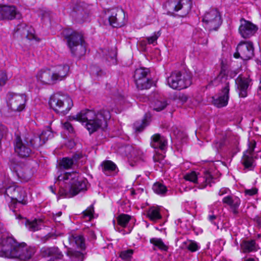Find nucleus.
<instances>
[{"mask_svg": "<svg viewBox=\"0 0 261 261\" xmlns=\"http://www.w3.org/2000/svg\"><path fill=\"white\" fill-rule=\"evenodd\" d=\"M110 118V113L108 110H101L96 112L93 110L86 109L76 115L70 116L68 119L85 123L89 133L92 134L100 128L106 127L107 121Z\"/></svg>", "mask_w": 261, "mask_h": 261, "instance_id": "nucleus-1", "label": "nucleus"}, {"mask_svg": "<svg viewBox=\"0 0 261 261\" xmlns=\"http://www.w3.org/2000/svg\"><path fill=\"white\" fill-rule=\"evenodd\" d=\"M36 252L35 247L24 243H19L12 238H4L0 242V256L18 258L27 261L31 258Z\"/></svg>", "mask_w": 261, "mask_h": 261, "instance_id": "nucleus-2", "label": "nucleus"}, {"mask_svg": "<svg viewBox=\"0 0 261 261\" xmlns=\"http://www.w3.org/2000/svg\"><path fill=\"white\" fill-rule=\"evenodd\" d=\"M60 182L63 181L67 185L64 188H60L59 193L62 196L71 197L80 192L86 189V181L79 178V174L76 172H66L63 175L58 176L57 180Z\"/></svg>", "mask_w": 261, "mask_h": 261, "instance_id": "nucleus-3", "label": "nucleus"}, {"mask_svg": "<svg viewBox=\"0 0 261 261\" xmlns=\"http://www.w3.org/2000/svg\"><path fill=\"white\" fill-rule=\"evenodd\" d=\"M63 34L73 56L80 57L85 54L86 45L82 33L68 29L64 31Z\"/></svg>", "mask_w": 261, "mask_h": 261, "instance_id": "nucleus-4", "label": "nucleus"}, {"mask_svg": "<svg viewBox=\"0 0 261 261\" xmlns=\"http://www.w3.org/2000/svg\"><path fill=\"white\" fill-rule=\"evenodd\" d=\"M49 104L56 113L63 116L67 114L73 106L71 98L67 95L60 93L50 97Z\"/></svg>", "mask_w": 261, "mask_h": 261, "instance_id": "nucleus-5", "label": "nucleus"}, {"mask_svg": "<svg viewBox=\"0 0 261 261\" xmlns=\"http://www.w3.org/2000/svg\"><path fill=\"white\" fill-rule=\"evenodd\" d=\"M168 85L172 89L180 90L190 86L192 83L190 73L187 71H175L167 79Z\"/></svg>", "mask_w": 261, "mask_h": 261, "instance_id": "nucleus-6", "label": "nucleus"}, {"mask_svg": "<svg viewBox=\"0 0 261 261\" xmlns=\"http://www.w3.org/2000/svg\"><path fill=\"white\" fill-rule=\"evenodd\" d=\"M202 22L205 29L210 31L216 30L222 23L221 16L217 9H210L202 17Z\"/></svg>", "mask_w": 261, "mask_h": 261, "instance_id": "nucleus-7", "label": "nucleus"}, {"mask_svg": "<svg viewBox=\"0 0 261 261\" xmlns=\"http://www.w3.org/2000/svg\"><path fill=\"white\" fill-rule=\"evenodd\" d=\"M108 23L113 28H120L125 24V13L122 9L112 8L105 11Z\"/></svg>", "mask_w": 261, "mask_h": 261, "instance_id": "nucleus-8", "label": "nucleus"}, {"mask_svg": "<svg viewBox=\"0 0 261 261\" xmlns=\"http://www.w3.org/2000/svg\"><path fill=\"white\" fill-rule=\"evenodd\" d=\"M6 101L8 106L14 111H21L24 108L27 96L24 94L9 92L7 94Z\"/></svg>", "mask_w": 261, "mask_h": 261, "instance_id": "nucleus-9", "label": "nucleus"}, {"mask_svg": "<svg viewBox=\"0 0 261 261\" xmlns=\"http://www.w3.org/2000/svg\"><path fill=\"white\" fill-rule=\"evenodd\" d=\"M14 146L15 153L20 158H28L32 153L31 146L24 136L16 135Z\"/></svg>", "mask_w": 261, "mask_h": 261, "instance_id": "nucleus-10", "label": "nucleus"}, {"mask_svg": "<svg viewBox=\"0 0 261 261\" xmlns=\"http://www.w3.org/2000/svg\"><path fill=\"white\" fill-rule=\"evenodd\" d=\"M254 55L253 43L250 41H241L238 45L237 51L234 54L236 58H240L247 60L251 59Z\"/></svg>", "mask_w": 261, "mask_h": 261, "instance_id": "nucleus-11", "label": "nucleus"}, {"mask_svg": "<svg viewBox=\"0 0 261 261\" xmlns=\"http://www.w3.org/2000/svg\"><path fill=\"white\" fill-rule=\"evenodd\" d=\"M28 203V197L25 191L21 187H18L15 192L13 194L11 201L9 203L10 208L15 212L17 208H19V205H26Z\"/></svg>", "mask_w": 261, "mask_h": 261, "instance_id": "nucleus-12", "label": "nucleus"}, {"mask_svg": "<svg viewBox=\"0 0 261 261\" xmlns=\"http://www.w3.org/2000/svg\"><path fill=\"white\" fill-rule=\"evenodd\" d=\"M184 178L194 183L200 184L199 187L201 189L205 188L207 185L211 186V182L213 180L211 174L207 171L204 172L203 176H198L195 171H192L187 173L184 176Z\"/></svg>", "mask_w": 261, "mask_h": 261, "instance_id": "nucleus-13", "label": "nucleus"}, {"mask_svg": "<svg viewBox=\"0 0 261 261\" xmlns=\"http://www.w3.org/2000/svg\"><path fill=\"white\" fill-rule=\"evenodd\" d=\"M167 7L170 10L182 11V15H187L191 10L192 7L191 0H170L167 4Z\"/></svg>", "mask_w": 261, "mask_h": 261, "instance_id": "nucleus-14", "label": "nucleus"}, {"mask_svg": "<svg viewBox=\"0 0 261 261\" xmlns=\"http://www.w3.org/2000/svg\"><path fill=\"white\" fill-rule=\"evenodd\" d=\"M258 30L257 27L244 18L240 20L239 32L242 37L246 39L253 36Z\"/></svg>", "mask_w": 261, "mask_h": 261, "instance_id": "nucleus-15", "label": "nucleus"}, {"mask_svg": "<svg viewBox=\"0 0 261 261\" xmlns=\"http://www.w3.org/2000/svg\"><path fill=\"white\" fill-rule=\"evenodd\" d=\"M21 14L14 6H0V19H20Z\"/></svg>", "mask_w": 261, "mask_h": 261, "instance_id": "nucleus-16", "label": "nucleus"}, {"mask_svg": "<svg viewBox=\"0 0 261 261\" xmlns=\"http://www.w3.org/2000/svg\"><path fill=\"white\" fill-rule=\"evenodd\" d=\"M72 247H77L82 249L86 248L85 239L82 235L77 234H70L68 239L64 241V244L65 247L68 248L67 244Z\"/></svg>", "mask_w": 261, "mask_h": 261, "instance_id": "nucleus-17", "label": "nucleus"}, {"mask_svg": "<svg viewBox=\"0 0 261 261\" xmlns=\"http://www.w3.org/2000/svg\"><path fill=\"white\" fill-rule=\"evenodd\" d=\"M251 80L249 77L239 75L236 80V83L239 91V95L241 97L247 96V91L250 85Z\"/></svg>", "mask_w": 261, "mask_h": 261, "instance_id": "nucleus-18", "label": "nucleus"}, {"mask_svg": "<svg viewBox=\"0 0 261 261\" xmlns=\"http://www.w3.org/2000/svg\"><path fill=\"white\" fill-rule=\"evenodd\" d=\"M55 83L63 80L69 72V66L67 64L59 65L55 67L51 71Z\"/></svg>", "mask_w": 261, "mask_h": 261, "instance_id": "nucleus-19", "label": "nucleus"}, {"mask_svg": "<svg viewBox=\"0 0 261 261\" xmlns=\"http://www.w3.org/2000/svg\"><path fill=\"white\" fill-rule=\"evenodd\" d=\"M227 85L222 89L220 95L216 98H214L213 103L215 106L218 108H221L226 106L228 103L229 99V88Z\"/></svg>", "mask_w": 261, "mask_h": 261, "instance_id": "nucleus-20", "label": "nucleus"}, {"mask_svg": "<svg viewBox=\"0 0 261 261\" xmlns=\"http://www.w3.org/2000/svg\"><path fill=\"white\" fill-rule=\"evenodd\" d=\"M37 79L43 84H54L55 83L51 70L45 69L40 70L36 75Z\"/></svg>", "mask_w": 261, "mask_h": 261, "instance_id": "nucleus-21", "label": "nucleus"}, {"mask_svg": "<svg viewBox=\"0 0 261 261\" xmlns=\"http://www.w3.org/2000/svg\"><path fill=\"white\" fill-rule=\"evenodd\" d=\"M15 171L18 177L22 181H28L32 175L30 169L24 165H16L15 167Z\"/></svg>", "mask_w": 261, "mask_h": 261, "instance_id": "nucleus-22", "label": "nucleus"}, {"mask_svg": "<svg viewBox=\"0 0 261 261\" xmlns=\"http://www.w3.org/2000/svg\"><path fill=\"white\" fill-rule=\"evenodd\" d=\"M222 202L230 207L234 215L238 213V208L241 203V200L239 197L236 196H227L223 198Z\"/></svg>", "mask_w": 261, "mask_h": 261, "instance_id": "nucleus-23", "label": "nucleus"}, {"mask_svg": "<svg viewBox=\"0 0 261 261\" xmlns=\"http://www.w3.org/2000/svg\"><path fill=\"white\" fill-rule=\"evenodd\" d=\"M167 144L165 138L159 134H156L151 137L150 143L151 147L156 149L164 150Z\"/></svg>", "mask_w": 261, "mask_h": 261, "instance_id": "nucleus-24", "label": "nucleus"}, {"mask_svg": "<svg viewBox=\"0 0 261 261\" xmlns=\"http://www.w3.org/2000/svg\"><path fill=\"white\" fill-rule=\"evenodd\" d=\"M21 223L29 231L32 232L40 230L42 226V220L41 219L30 220L27 218H22Z\"/></svg>", "mask_w": 261, "mask_h": 261, "instance_id": "nucleus-25", "label": "nucleus"}, {"mask_svg": "<svg viewBox=\"0 0 261 261\" xmlns=\"http://www.w3.org/2000/svg\"><path fill=\"white\" fill-rule=\"evenodd\" d=\"M241 249L243 253H249L256 251L257 250V245L255 240H243L241 243Z\"/></svg>", "mask_w": 261, "mask_h": 261, "instance_id": "nucleus-26", "label": "nucleus"}, {"mask_svg": "<svg viewBox=\"0 0 261 261\" xmlns=\"http://www.w3.org/2000/svg\"><path fill=\"white\" fill-rule=\"evenodd\" d=\"M25 137L28 140V142L31 147L34 148H38L42 146L45 143L43 139L41 138L40 134L33 136H30V135H28V136H25Z\"/></svg>", "mask_w": 261, "mask_h": 261, "instance_id": "nucleus-27", "label": "nucleus"}, {"mask_svg": "<svg viewBox=\"0 0 261 261\" xmlns=\"http://www.w3.org/2000/svg\"><path fill=\"white\" fill-rule=\"evenodd\" d=\"M227 77L228 76L225 73V71L222 69L217 76L211 81L210 84L216 86L220 83H224L225 86L227 85L226 84L228 83V86H229V83L227 82Z\"/></svg>", "mask_w": 261, "mask_h": 261, "instance_id": "nucleus-28", "label": "nucleus"}, {"mask_svg": "<svg viewBox=\"0 0 261 261\" xmlns=\"http://www.w3.org/2000/svg\"><path fill=\"white\" fill-rule=\"evenodd\" d=\"M81 156L79 154H75L72 156L71 158H64L60 163V166L65 169L71 168L74 164V162L80 159Z\"/></svg>", "mask_w": 261, "mask_h": 261, "instance_id": "nucleus-29", "label": "nucleus"}, {"mask_svg": "<svg viewBox=\"0 0 261 261\" xmlns=\"http://www.w3.org/2000/svg\"><path fill=\"white\" fill-rule=\"evenodd\" d=\"M147 217L152 221L156 222L162 218L159 208L158 207H150L147 212Z\"/></svg>", "mask_w": 261, "mask_h": 261, "instance_id": "nucleus-30", "label": "nucleus"}, {"mask_svg": "<svg viewBox=\"0 0 261 261\" xmlns=\"http://www.w3.org/2000/svg\"><path fill=\"white\" fill-rule=\"evenodd\" d=\"M102 171L106 175H109L110 174L114 171L116 169V165L111 161H106L101 164Z\"/></svg>", "mask_w": 261, "mask_h": 261, "instance_id": "nucleus-31", "label": "nucleus"}, {"mask_svg": "<svg viewBox=\"0 0 261 261\" xmlns=\"http://www.w3.org/2000/svg\"><path fill=\"white\" fill-rule=\"evenodd\" d=\"M150 70L148 68L141 67L136 69L134 75V80H137L138 83L140 84V79L144 77H148L147 75L149 73Z\"/></svg>", "mask_w": 261, "mask_h": 261, "instance_id": "nucleus-32", "label": "nucleus"}, {"mask_svg": "<svg viewBox=\"0 0 261 261\" xmlns=\"http://www.w3.org/2000/svg\"><path fill=\"white\" fill-rule=\"evenodd\" d=\"M254 159L252 154L248 153V152H245L242 157L241 162L245 168L251 169Z\"/></svg>", "mask_w": 261, "mask_h": 261, "instance_id": "nucleus-33", "label": "nucleus"}, {"mask_svg": "<svg viewBox=\"0 0 261 261\" xmlns=\"http://www.w3.org/2000/svg\"><path fill=\"white\" fill-rule=\"evenodd\" d=\"M135 82L137 88L140 90L149 89L152 85V81L148 77L140 79V84H138L137 80H135Z\"/></svg>", "mask_w": 261, "mask_h": 261, "instance_id": "nucleus-34", "label": "nucleus"}, {"mask_svg": "<svg viewBox=\"0 0 261 261\" xmlns=\"http://www.w3.org/2000/svg\"><path fill=\"white\" fill-rule=\"evenodd\" d=\"M67 255L73 260H83L84 259V254L78 251L68 249L67 252Z\"/></svg>", "mask_w": 261, "mask_h": 261, "instance_id": "nucleus-35", "label": "nucleus"}, {"mask_svg": "<svg viewBox=\"0 0 261 261\" xmlns=\"http://www.w3.org/2000/svg\"><path fill=\"white\" fill-rule=\"evenodd\" d=\"M150 243L162 251H166L168 249V246L164 244L160 238H151L150 239Z\"/></svg>", "mask_w": 261, "mask_h": 261, "instance_id": "nucleus-36", "label": "nucleus"}, {"mask_svg": "<svg viewBox=\"0 0 261 261\" xmlns=\"http://www.w3.org/2000/svg\"><path fill=\"white\" fill-rule=\"evenodd\" d=\"M117 221L119 225L123 227H125L131 219V216L124 214L119 215L117 218Z\"/></svg>", "mask_w": 261, "mask_h": 261, "instance_id": "nucleus-37", "label": "nucleus"}, {"mask_svg": "<svg viewBox=\"0 0 261 261\" xmlns=\"http://www.w3.org/2000/svg\"><path fill=\"white\" fill-rule=\"evenodd\" d=\"M153 191L158 194L164 195L167 191L166 187L159 182L155 183L152 187Z\"/></svg>", "mask_w": 261, "mask_h": 261, "instance_id": "nucleus-38", "label": "nucleus"}, {"mask_svg": "<svg viewBox=\"0 0 261 261\" xmlns=\"http://www.w3.org/2000/svg\"><path fill=\"white\" fill-rule=\"evenodd\" d=\"M18 186L15 185H13L7 187L5 189H2L0 190V192L5 194L6 195L9 197L11 199L12 197L13 194L15 192L16 189Z\"/></svg>", "mask_w": 261, "mask_h": 261, "instance_id": "nucleus-39", "label": "nucleus"}, {"mask_svg": "<svg viewBox=\"0 0 261 261\" xmlns=\"http://www.w3.org/2000/svg\"><path fill=\"white\" fill-rule=\"evenodd\" d=\"M134 253V250L133 249H127L123 250L120 252L119 257L125 261H129Z\"/></svg>", "mask_w": 261, "mask_h": 261, "instance_id": "nucleus-40", "label": "nucleus"}, {"mask_svg": "<svg viewBox=\"0 0 261 261\" xmlns=\"http://www.w3.org/2000/svg\"><path fill=\"white\" fill-rule=\"evenodd\" d=\"M167 103L165 100H156L153 103V109L156 111H160L165 108Z\"/></svg>", "mask_w": 261, "mask_h": 261, "instance_id": "nucleus-41", "label": "nucleus"}, {"mask_svg": "<svg viewBox=\"0 0 261 261\" xmlns=\"http://www.w3.org/2000/svg\"><path fill=\"white\" fill-rule=\"evenodd\" d=\"M93 213L94 206L91 205L83 212V217L84 218L90 220L93 217Z\"/></svg>", "mask_w": 261, "mask_h": 261, "instance_id": "nucleus-42", "label": "nucleus"}, {"mask_svg": "<svg viewBox=\"0 0 261 261\" xmlns=\"http://www.w3.org/2000/svg\"><path fill=\"white\" fill-rule=\"evenodd\" d=\"M40 135L41 138L43 139L45 143L48 139H51L54 137L53 133L49 128H47L43 130Z\"/></svg>", "mask_w": 261, "mask_h": 261, "instance_id": "nucleus-43", "label": "nucleus"}, {"mask_svg": "<svg viewBox=\"0 0 261 261\" xmlns=\"http://www.w3.org/2000/svg\"><path fill=\"white\" fill-rule=\"evenodd\" d=\"M174 100H178L181 102H185L188 99V96L184 93L177 92L173 96Z\"/></svg>", "mask_w": 261, "mask_h": 261, "instance_id": "nucleus-44", "label": "nucleus"}, {"mask_svg": "<svg viewBox=\"0 0 261 261\" xmlns=\"http://www.w3.org/2000/svg\"><path fill=\"white\" fill-rule=\"evenodd\" d=\"M34 33V30L32 29H30V30L28 31L27 38L30 40H35L37 42H39L40 39L35 35Z\"/></svg>", "mask_w": 261, "mask_h": 261, "instance_id": "nucleus-45", "label": "nucleus"}, {"mask_svg": "<svg viewBox=\"0 0 261 261\" xmlns=\"http://www.w3.org/2000/svg\"><path fill=\"white\" fill-rule=\"evenodd\" d=\"M160 36V33L159 32L157 33H154V34L151 36L147 38L148 43L149 44H153L155 42H156V40Z\"/></svg>", "mask_w": 261, "mask_h": 261, "instance_id": "nucleus-46", "label": "nucleus"}, {"mask_svg": "<svg viewBox=\"0 0 261 261\" xmlns=\"http://www.w3.org/2000/svg\"><path fill=\"white\" fill-rule=\"evenodd\" d=\"M90 73L93 77H98L101 74V71L100 69L96 66H93L91 68Z\"/></svg>", "mask_w": 261, "mask_h": 261, "instance_id": "nucleus-47", "label": "nucleus"}, {"mask_svg": "<svg viewBox=\"0 0 261 261\" xmlns=\"http://www.w3.org/2000/svg\"><path fill=\"white\" fill-rule=\"evenodd\" d=\"M207 219L212 224L218 227V223L217 222L218 219V215H215L213 212H212L211 214H210L208 215Z\"/></svg>", "mask_w": 261, "mask_h": 261, "instance_id": "nucleus-48", "label": "nucleus"}, {"mask_svg": "<svg viewBox=\"0 0 261 261\" xmlns=\"http://www.w3.org/2000/svg\"><path fill=\"white\" fill-rule=\"evenodd\" d=\"M187 248L192 252H195L199 249V246L195 242L190 241L187 246Z\"/></svg>", "mask_w": 261, "mask_h": 261, "instance_id": "nucleus-49", "label": "nucleus"}, {"mask_svg": "<svg viewBox=\"0 0 261 261\" xmlns=\"http://www.w3.org/2000/svg\"><path fill=\"white\" fill-rule=\"evenodd\" d=\"M8 80L6 73L4 71H0V87L4 86Z\"/></svg>", "mask_w": 261, "mask_h": 261, "instance_id": "nucleus-50", "label": "nucleus"}, {"mask_svg": "<svg viewBox=\"0 0 261 261\" xmlns=\"http://www.w3.org/2000/svg\"><path fill=\"white\" fill-rule=\"evenodd\" d=\"M256 146V142L252 140L249 143L248 148L245 152H248V153L252 154L254 149Z\"/></svg>", "mask_w": 261, "mask_h": 261, "instance_id": "nucleus-51", "label": "nucleus"}, {"mask_svg": "<svg viewBox=\"0 0 261 261\" xmlns=\"http://www.w3.org/2000/svg\"><path fill=\"white\" fill-rule=\"evenodd\" d=\"M63 128L68 130L69 133H73V127H72V125L68 122L66 121L62 123Z\"/></svg>", "mask_w": 261, "mask_h": 261, "instance_id": "nucleus-52", "label": "nucleus"}, {"mask_svg": "<svg viewBox=\"0 0 261 261\" xmlns=\"http://www.w3.org/2000/svg\"><path fill=\"white\" fill-rule=\"evenodd\" d=\"M134 154L137 156V160H144L145 159V155L143 152L139 150H135Z\"/></svg>", "mask_w": 261, "mask_h": 261, "instance_id": "nucleus-53", "label": "nucleus"}, {"mask_svg": "<svg viewBox=\"0 0 261 261\" xmlns=\"http://www.w3.org/2000/svg\"><path fill=\"white\" fill-rule=\"evenodd\" d=\"M257 189H256V188H253L251 189H246L245 190L244 192L246 195H248L249 196H253L257 194Z\"/></svg>", "mask_w": 261, "mask_h": 261, "instance_id": "nucleus-54", "label": "nucleus"}, {"mask_svg": "<svg viewBox=\"0 0 261 261\" xmlns=\"http://www.w3.org/2000/svg\"><path fill=\"white\" fill-rule=\"evenodd\" d=\"M137 123H135L134 126L136 130L139 132H141L146 126L145 121H142L141 125H139Z\"/></svg>", "mask_w": 261, "mask_h": 261, "instance_id": "nucleus-55", "label": "nucleus"}, {"mask_svg": "<svg viewBox=\"0 0 261 261\" xmlns=\"http://www.w3.org/2000/svg\"><path fill=\"white\" fill-rule=\"evenodd\" d=\"M153 159L154 162L163 164L164 156L162 154H156Z\"/></svg>", "mask_w": 261, "mask_h": 261, "instance_id": "nucleus-56", "label": "nucleus"}, {"mask_svg": "<svg viewBox=\"0 0 261 261\" xmlns=\"http://www.w3.org/2000/svg\"><path fill=\"white\" fill-rule=\"evenodd\" d=\"M230 192V190L229 189L226 188H221L219 192V195L222 196L225 194H227Z\"/></svg>", "mask_w": 261, "mask_h": 261, "instance_id": "nucleus-57", "label": "nucleus"}, {"mask_svg": "<svg viewBox=\"0 0 261 261\" xmlns=\"http://www.w3.org/2000/svg\"><path fill=\"white\" fill-rule=\"evenodd\" d=\"M88 233H89V236L91 240H94L96 239V236L93 230H89L88 231Z\"/></svg>", "mask_w": 261, "mask_h": 261, "instance_id": "nucleus-58", "label": "nucleus"}, {"mask_svg": "<svg viewBox=\"0 0 261 261\" xmlns=\"http://www.w3.org/2000/svg\"><path fill=\"white\" fill-rule=\"evenodd\" d=\"M258 94H259V95H261V76H260V78L259 79V86H258Z\"/></svg>", "mask_w": 261, "mask_h": 261, "instance_id": "nucleus-59", "label": "nucleus"}, {"mask_svg": "<svg viewBox=\"0 0 261 261\" xmlns=\"http://www.w3.org/2000/svg\"><path fill=\"white\" fill-rule=\"evenodd\" d=\"M245 261H255V260L253 258H248L246 259Z\"/></svg>", "mask_w": 261, "mask_h": 261, "instance_id": "nucleus-60", "label": "nucleus"}, {"mask_svg": "<svg viewBox=\"0 0 261 261\" xmlns=\"http://www.w3.org/2000/svg\"><path fill=\"white\" fill-rule=\"evenodd\" d=\"M49 188H50V190L51 191V192H52L53 193L55 194V191H54V189L53 187L51 186H50V187H49Z\"/></svg>", "mask_w": 261, "mask_h": 261, "instance_id": "nucleus-61", "label": "nucleus"}, {"mask_svg": "<svg viewBox=\"0 0 261 261\" xmlns=\"http://www.w3.org/2000/svg\"><path fill=\"white\" fill-rule=\"evenodd\" d=\"M221 147V144H219V145H218V143H216L215 145V147L218 149V147Z\"/></svg>", "mask_w": 261, "mask_h": 261, "instance_id": "nucleus-62", "label": "nucleus"}, {"mask_svg": "<svg viewBox=\"0 0 261 261\" xmlns=\"http://www.w3.org/2000/svg\"><path fill=\"white\" fill-rule=\"evenodd\" d=\"M57 215H58V216L60 217L62 215V213L59 212L57 214Z\"/></svg>", "mask_w": 261, "mask_h": 261, "instance_id": "nucleus-63", "label": "nucleus"}, {"mask_svg": "<svg viewBox=\"0 0 261 261\" xmlns=\"http://www.w3.org/2000/svg\"><path fill=\"white\" fill-rule=\"evenodd\" d=\"M203 34L204 36H205V33L203 32V33H201V36H200V37H202V36H203Z\"/></svg>", "mask_w": 261, "mask_h": 261, "instance_id": "nucleus-64", "label": "nucleus"}]
</instances>
